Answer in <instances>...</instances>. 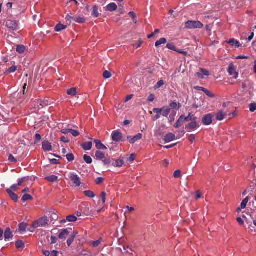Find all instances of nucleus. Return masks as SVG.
Wrapping results in <instances>:
<instances>
[{
	"label": "nucleus",
	"mask_w": 256,
	"mask_h": 256,
	"mask_svg": "<svg viewBox=\"0 0 256 256\" xmlns=\"http://www.w3.org/2000/svg\"><path fill=\"white\" fill-rule=\"evenodd\" d=\"M41 140V136L37 133L36 134L35 136V142H39Z\"/></svg>",
	"instance_id": "nucleus-59"
},
{
	"label": "nucleus",
	"mask_w": 256,
	"mask_h": 256,
	"mask_svg": "<svg viewBox=\"0 0 256 256\" xmlns=\"http://www.w3.org/2000/svg\"><path fill=\"white\" fill-rule=\"evenodd\" d=\"M68 178L76 187H78L80 186V178L78 174L74 172H70L68 174Z\"/></svg>",
	"instance_id": "nucleus-3"
},
{
	"label": "nucleus",
	"mask_w": 256,
	"mask_h": 256,
	"mask_svg": "<svg viewBox=\"0 0 256 256\" xmlns=\"http://www.w3.org/2000/svg\"><path fill=\"white\" fill-rule=\"evenodd\" d=\"M74 16H72L70 14H68L66 16V20L67 22H68L70 24L72 23V21H74Z\"/></svg>",
	"instance_id": "nucleus-44"
},
{
	"label": "nucleus",
	"mask_w": 256,
	"mask_h": 256,
	"mask_svg": "<svg viewBox=\"0 0 256 256\" xmlns=\"http://www.w3.org/2000/svg\"><path fill=\"white\" fill-rule=\"evenodd\" d=\"M78 220V218L74 215H70L66 216L67 221L70 222H76Z\"/></svg>",
	"instance_id": "nucleus-37"
},
{
	"label": "nucleus",
	"mask_w": 256,
	"mask_h": 256,
	"mask_svg": "<svg viewBox=\"0 0 256 256\" xmlns=\"http://www.w3.org/2000/svg\"><path fill=\"white\" fill-rule=\"evenodd\" d=\"M185 28L188 29L202 28L204 25L198 20H188L185 22Z\"/></svg>",
	"instance_id": "nucleus-1"
},
{
	"label": "nucleus",
	"mask_w": 256,
	"mask_h": 256,
	"mask_svg": "<svg viewBox=\"0 0 256 256\" xmlns=\"http://www.w3.org/2000/svg\"><path fill=\"white\" fill-rule=\"evenodd\" d=\"M104 164L106 166H109L110 164V159L106 158V157L104 158L102 160Z\"/></svg>",
	"instance_id": "nucleus-54"
},
{
	"label": "nucleus",
	"mask_w": 256,
	"mask_h": 256,
	"mask_svg": "<svg viewBox=\"0 0 256 256\" xmlns=\"http://www.w3.org/2000/svg\"><path fill=\"white\" fill-rule=\"evenodd\" d=\"M96 157L97 159L100 160H103L104 158L106 157L104 153L100 151H96Z\"/></svg>",
	"instance_id": "nucleus-23"
},
{
	"label": "nucleus",
	"mask_w": 256,
	"mask_h": 256,
	"mask_svg": "<svg viewBox=\"0 0 256 256\" xmlns=\"http://www.w3.org/2000/svg\"><path fill=\"white\" fill-rule=\"evenodd\" d=\"M184 115H182L180 116L178 120L176 121V123L174 125V127L176 128H180L184 122Z\"/></svg>",
	"instance_id": "nucleus-21"
},
{
	"label": "nucleus",
	"mask_w": 256,
	"mask_h": 256,
	"mask_svg": "<svg viewBox=\"0 0 256 256\" xmlns=\"http://www.w3.org/2000/svg\"><path fill=\"white\" fill-rule=\"evenodd\" d=\"M26 50V48L23 45H17L16 50L19 54L23 53Z\"/></svg>",
	"instance_id": "nucleus-33"
},
{
	"label": "nucleus",
	"mask_w": 256,
	"mask_h": 256,
	"mask_svg": "<svg viewBox=\"0 0 256 256\" xmlns=\"http://www.w3.org/2000/svg\"><path fill=\"white\" fill-rule=\"evenodd\" d=\"M224 116L225 114L221 111L218 112L216 115V120L220 121L223 120L224 118Z\"/></svg>",
	"instance_id": "nucleus-29"
},
{
	"label": "nucleus",
	"mask_w": 256,
	"mask_h": 256,
	"mask_svg": "<svg viewBox=\"0 0 256 256\" xmlns=\"http://www.w3.org/2000/svg\"><path fill=\"white\" fill-rule=\"evenodd\" d=\"M58 238L56 236H51V244H54L57 242Z\"/></svg>",
	"instance_id": "nucleus-64"
},
{
	"label": "nucleus",
	"mask_w": 256,
	"mask_h": 256,
	"mask_svg": "<svg viewBox=\"0 0 256 256\" xmlns=\"http://www.w3.org/2000/svg\"><path fill=\"white\" fill-rule=\"evenodd\" d=\"M67 26L63 25L61 24H58L54 28V30L56 32H60L66 28Z\"/></svg>",
	"instance_id": "nucleus-27"
},
{
	"label": "nucleus",
	"mask_w": 256,
	"mask_h": 256,
	"mask_svg": "<svg viewBox=\"0 0 256 256\" xmlns=\"http://www.w3.org/2000/svg\"><path fill=\"white\" fill-rule=\"evenodd\" d=\"M112 140L114 142H119L122 138V134L117 130L114 131L112 134Z\"/></svg>",
	"instance_id": "nucleus-7"
},
{
	"label": "nucleus",
	"mask_w": 256,
	"mask_h": 256,
	"mask_svg": "<svg viewBox=\"0 0 256 256\" xmlns=\"http://www.w3.org/2000/svg\"><path fill=\"white\" fill-rule=\"evenodd\" d=\"M70 132L74 137L78 136L80 135V132L78 130H75L70 129Z\"/></svg>",
	"instance_id": "nucleus-49"
},
{
	"label": "nucleus",
	"mask_w": 256,
	"mask_h": 256,
	"mask_svg": "<svg viewBox=\"0 0 256 256\" xmlns=\"http://www.w3.org/2000/svg\"><path fill=\"white\" fill-rule=\"evenodd\" d=\"M228 72L230 76H232L234 78H237L238 77V73L236 72L234 65L230 66L228 70Z\"/></svg>",
	"instance_id": "nucleus-11"
},
{
	"label": "nucleus",
	"mask_w": 256,
	"mask_h": 256,
	"mask_svg": "<svg viewBox=\"0 0 256 256\" xmlns=\"http://www.w3.org/2000/svg\"><path fill=\"white\" fill-rule=\"evenodd\" d=\"M188 140L191 142H192L196 140V136L194 134H190L188 138Z\"/></svg>",
	"instance_id": "nucleus-52"
},
{
	"label": "nucleus",
	"mask_w": 256,
	"mask_h": 256,
	"mask_svg": "<svg viewBox=\"0 0 256 256\" xmlns=\"http://www.w3.org/2000/svg\"><path fill=\"white\" fill-rule=\"evenodd\" d=\"M48 220L46 216L42 217L34 224V228L44 227L48 224Z\"/></svg>",
	"instance_id": "nucleus-5"
},
{
	"label": "nucleus",
	"mask_w": 256,
	"mask_h": 256,
	"mask_svg": "<svg viewBox=\"0 0 256 256\" xmlns=\"http://www.w3.org/2000/svg\"><path fill=\"white\" fill-rule=\"evenodd\" d=\"M106 192H102L100 194V198L102 200V202L103 204H104L106 202Z\"/></svg>",
	"instance_id": "nucleus-53"
},
{
	"label": "nucleus",
	"mask_w": 256,
	"mask_h": 256,
	"mask_svg": "<svg viewBox=\"0 0 256 256\" xmlns=\"http://www.w3.org/2000/svg\"><path fill=\"white\" fill-rule=\"evenodd\" d=\"M249 108L251 112H254L256 110V103H251L249 105Z\"/></svg>",
	"instance_id": "nucleus-43"
},
{
	"label": "nucleus",
	"mask_w": 256,
	"mask_h": 256,
	"mask_svg": "<svg viewBox=\"0 0 256 256\" xmlns=\"http://www.w3.org/2000/svg\"><path fill=\"white\" fill-rule=\"evenodd\" d=\"M176 138L175 135L172 133H168L166 134L164 138V140L166 142H170L174 140Z\"/></svg>",
	"instance_id": "nucleus-15"
},
{
	"label": "nucleus",
	"mask_w": 256,
	"mask_h": 256,
	"mask_svg": "<svg viewBox=\"0 0 256 256\" xmlns=\"http://www.w3.org/2000/svg\"><path fill=\"white\" fill-rule=\"evenodd\" d=\"M4 236L5 240H9L10 238H12L13 237L12 232L10 228H8L4 233Z\"/></svg>",
	"instance_id": "nucleus-13"
},
{
	"label": "nucleus",
	"mask_w": 256,
	"mask_h": 256,
	"mask_svg": "<svg viewBox=\"0 0 256 256\" xmlns=\"http://www.w3.org/2000/svg\"><path fill=\"white\" fill-rule=\"evenodd\" d=\"M6 192L8 194L10 198L14 202H17L18 200V196L12 192V191L10 189H7Z\"/></svg>",
	"instance_id": "nucleus-19"
},
{
	"label": "nucleus",
	"mask_w": 256,
	"mask_h": 256,
	"mask_svg": "<svg viewBox=\"0 0 256 256\" xmlns=\"http://www.w3.org/2000/svg\"><path fill=\"white\" fill-rule=\"evenodd\" d=\"M162 110V112L160 114H162L164 116H168L170 114V108L163 107Z\"/></svg>",
	"instance_id": "nucleus-24"
},
{
	"label": "nucleus",
	"mask_w": 256,
	"mask_h": 256,
	"mask_svg": "<svg viewBox=\"0 0 256 256\" xmlns=\"http://www.w3.org/2000/svg\"><path fill=\"white\" fill-rule=\"evenodd\" d=\"M100 14L98 12V7L96 6H94L92 7V16L93 17L97 18L99 16Z\"/></svg>",
	"instance_id": "nucleus-25"
},
{
	"label": "nucleus",
	"mask_w": 256,
	"mask_h": 256,
	"mask_svg": "<svg viewBox=\"0 0 256 256\" xmlns=\"http://www.w3.org/2000/svg\"><path fill=\"white\" fill-rule=\"evenodd\" d=\"M27 226L26 224L24 222H22L19 224L18 225V230L20 232H25L26 230V228Z\"/></svg>",
	"instance_id": "nucleus-36"
},
{
	"label": "nucleus",
	"mask_w": 256,
	"mask_h": 256,
	"mask_svg": "<svg viewBox=\"0 0 256 256\" xmlns=\"http://www.w3.org/2000/svg\"><path fill=\"white\" fill-rule=\"evenodd\" d=\"M226 42L232 46H235L236 47L238 48L241 46V44L240 42L234 38H230L229 40L226 41Z\"/></svg>",
	"instance_id": "nucleus-17"
},
{
	"label": "nucleus",
	"mask_w": 256,
	"mask_h": 256,
	"mask_svg": "<svg viewBox=\"0 0 256 256\" xmlns=\"http://www.w3.org/2000/svg\"><path fill=\"white\" fill-rule=\"evenodd\" d=\"M16 246L17 248H24L25 246L24 242L21 240L16 241Z\"/></svg>",
	"instance_id": "nucleus-31"
},
{
	"label": "nucleus",
	"mask_w": 256,
	"mask_h": 256,
	"mask_svg": "<svg viewBox=\"0 0 256 256\" xmlns=\"http://www.w3.org/2000/svg\"><path fill=\"white\" fill-rule=\"evenodd\" d=\"M143 44V41L142 40H140L138 42H136L134 44V46L136 47V48L140 47L141 44Z\"/></svg>",
	"instance_id": "nucleus-57"
},
{
	"label": "nucleus",
	"mask_w": 256,
	"mask_h": 256,
	"mask_svg": "<svg viewBox=\"0 0 256 256\" xmlns=\"http://www.w3.org/2000/svg\"><path fill=\"white\" fill-rule=\"evenodd\" d=\"M17 68L16 66H13L10 67L9 68L6 70L4 72L5 74L8 75L11 73L14 72L16 70Z\"/></svg>",
	"instance_id": "nucleus-28"
},
{
	"label": "nucleus",
	"mask_w": 256,
	"mask_h": 256,
	"mask_svg": "<svg viewBox=\"0 0 256 256\" xmlns=\"http://www.w3.org/2000/svg\"><path fill=\"white\" fill-rule=\"evenodd\" d=\"M5 22L6 26L12 30L16 31L18 28V24L15 20H8Z\"/></svg>",
	"instance_id": "nucleus-4"
},
{
	"label": "nucleus",
	"mask_w": 256,
	"mask_h": 256,
	"mask_svg": "<svg viewBox=\"0 0 256 256\" xmlns=\"http://www.w3.org/2000/svg\"><path fill=\"white\" fill-rule=\"evenodd\" d=\"M136 158V155L134 154H130V156H129V158L128 159V160L130 162H133Z\"/></svg>",
	"instance_id": "nucleus-56"
},
{
	"label": "nucleus",
	"mask_w": 256,
	"mask_h": 256,
	"mask_svg": "<svg viewBox=\"0 0 256 256\" xmlns=\"http://www.w3.org/2000/svg\"><path fill=\"white\" fill-rule=\"evenodd\" d=\"M42 148L44 152H50L52 150V146L48 141L44 140L42 143Z\"/></svg>",
	"instance_id": "nucleus-10"
},
{
	"label": "nucleus",
	"mask_w": 256,
	"mask_h": 256,
	"mask_svg": "<svg viewBox=\"0 0 256 256\" xmlns=\"http://www.w3.org/2000/svg\"><path fill=\"white\" fill-rule=\"evenodd\" d=\"M92 142H84L82 144V148L85 150H89L92 149Z\"/></svg>",
	"instance_id": "nucleus-22"
},
{
	"label": "nucleus",
	"mask_w": 256,
	"mask_h": 256,
	"mask_svg": "<svg viewBox=\"0 0 256 256\" xmlns=\"http://www.w3.org/2000/svg\"><path fill=\"white\" fill-rule=\"evenodd\" d=\"M71 228H66L62 230L61 232L58 235V238L61 240H64L70 234Z\"/></svg>",
	"instance_id": "nucleus-8"
},
{
	"label": "nucleus",
	"mask_w": 256,
	"mask_h": 256,
	"mask_svg": "<svg viewBox=\"0 0 256 256\" xmlns=\"http://www.w3.org/2000/svg\"><path fill=\"white\" fill-rule=\"evenodd\" d=\"M60 140L62 142H66V143H68L70 142L69 140L67 138H66L64 136H62L61 137Z\"/></svg>",
	"instance_id": "nucleus-63"
},
{
	"label": "nucleus",
	"mask_w": 256,
	"mask_h": 256,
	"mask_svg": "<svg viewBox=\"0 0 256 256\" xmlns=\"http://www.w3.org/2000/svg\"><path fill=\"white\" fill-rule=\"evenodd\" d=\"M66 157L68 162H72L74 159V156L72 153L67 154Z\"/></svg>",
	"instance_id": "nucleus-42"
},
{
	"label": "nucleus",
	"mask_w": 256,
	"mask_h": 256,
	"mask_svg": "<svg viewBox=\"0 0 256 256\" xmlns=\"http://www.w3.org/2000/svg\"><path fill=\"white\" fill-rule=\"evenodd\" d=\"M94 142L96 144V146L98 149L103 150H107V148L102 143L100 140L96 139L94 140Z\"/></svg>",
	"instance_id": "nucleus-14"
},
{
	"label": "nucleus",
	"mask_w": 256,
	"mask_h": 256,
	"mask_svg": "<svg viewBox=\"0 0 256 256\" xmlns=\"http://www.w3.org/2000/svg\"><path fill=\"white\" fill-rule=\"evenodd\" d=\"M204 92L206 94V96H208V97L210 98H214L215 97V96L214 94H212L210 90H208L206 89V90H205L204 91Z\"/></svg>",
	"instance_id": "nucleus-48"
},
{
	"label": "nucleus",
	"mask_w": 256,
	"mask_h": 256,
	"mask_svg": "<svg viewBox=\"0 0 256 256\" xmlns=\"http://www.w3.org/2000/svg\"><path fill=\"white\" fill-rule=\"evenodd\" d=\"M248 200H249V198H248V196H247L242 201V202H241V204H240L241 208H246Z\"/></svg>",
	"instance_id": "nucleus-39"
},
{
	"label": "nucleus",
	"mask_w": 256,
	"mask_h": 256,
	"mask_svg": "<svg viewBox=\"0 0 256 256\" xmlns=\"http://www.w3.org/2000/svg\"><path fill=\"white\" fill-rule=\"evenodd\" d=\"M124 164V162L123 160L118 159L116 160V162L114 164V166L116 167H122Z\"/></svg>",
	"instance_id": "nucleus-38"
},
{
	"label": "nucleus",
	"mask_w": 256,
	"mask_h": 256,
	"mask_svg": "<svg viewBox=\"0 0 256 256\" xmlns=\"http://www.w3.org/2000/svg\"><path fill=\"white\" fill-rule=\"evenodd\" d=\"M103 76L104 78L108 79L112 76V74L108 70H106L103 73Z\"/></svg>",
	"instance_id": "nucleus-45"
},
{
	"label": "nucleus",
	"mask_w": 256,
	"mask_h": 256,
	"mask_svg": "<svg viewBox=\"0 0 256 256\" xmlns=\"http://www.w3.org/2000/svg\"><path fill=\"white\" fill-rule=\"evenodd\" d=\"M142 134L141 133H138L136 136L132 137L131 136H128V140H129V142L132 144H134L135 143L136 141L140 140L142 138Z\"/></svg>",
	"instance_id": "nucleus-9"
},
{
	"label": "nucleus",
	"mask_w": 256,
	"mask_h": 256,
	"mask_svg": "<svg viewBox=\"0 0 256 256\" xmlns=\"http://www.w3.org/2000/svg\"><path fill=\"white\" fill-rule=\"evenodd\" d=\"M58 177L56 176L52 175L45 178V179L49 182H54L58 180Z\"/></svg>",
	"instance_id": "nucleus-35"
},
{
	"label": "nucleus",
	"mask_w": 256,
	"mask_h": 256,
	"mask_svg": "<svg viewBox=\"0 0 256 256\" xmlns=\"http://www.w3.org/2000/svg\"><path fill=\"white\" fill-rule=\"evenodd\" d=\"M199 126L198 123L196 120H194L190 122L186 126V128L190 130H194Z\"/></svg>",
	"instance_id": "nucleus-12"
},
{
	"label": "nucleus",
	"mask_w": 256,
	"mask_h": 256,
	"mask_svg": "<svg viewBox=\"0 0 256 256\" xmlns=\"http://www.w3.org/2000/svg\"><path fill=\"white\" fill-rule=\"evenodd\" d=\"M170 108L174 110H179L180 107V104L179 102H172L170 104Z\"/></svg>",
	"instance_id": "nucleus-26"
},
{
	"label": "nucleus",
	"mask_w": 256,
	"mask_h": 256,
	"mask_svg": "<svg viewBox=\"0 0 256 256\" xmlns=\"http://www.w3.org/2000/svg\"><path fill=\"white\" fill-rule=\"evenodd\" d=\"M166 48L169 49V50H174V51H176V47L174 46V45L172 44H171V43H168L166 44Z\"/></svg>",
	"instance_id": "nucleus-46"
},
{
	"label": "nucleus",
	"mask_w": 256,
	"mask_h": 256,
	"mask_svg": "<svg viewBox=\"0 0 256 256\" xmlns=\"http://www.w3.org/2000/svg\"><path fill=\"white\" fill-rule=\"evenodd\" d=\"M198 118L194 116L192 113H189L188 115L186 117H184V122H190L196 120Z\"/></svg>",
	"instance_id": "nucleus-20"
},
{
	"label": "nucleus",
	"mask_w": 256,
	"mask_h": 256,
	"mask_svg": "<svg viewBox=\"0 0 256 256\" xmlns=\"http://www.w3.org/2000/svg\"><path fill=\"white\" fill-rule=\"evenodd\" d=\"M84 160L88 164H90L92 162V158L90 156H88L86 154L84 155Z\"/></svg>",
	"instance_id": "nucleus-40"
},
{
	"label": "nucleus",
	"mask_w": 256,
	"mask_h": 256,
	"mask_svg": "<svg viewBox=\"0 0 256 256\" xmlns=\"http://www.w3.org/2000/svg\"><path fill=\"white\" fill-rule=\"evenodd\" d=\"M181 176V171L179 170H176L174 173V176L176 178H180Z\"/></svg>",
	"instance_id": "nucleus-50"
},
{
	"label": "nucleus",
	"mask_w": 256,
	"mask_h": 256,
	"mask_svg": "<svg viewBox=\"0 0 256 256\" xmlns=\"http://www.w3.org/2000/svg\"><path fill=\"white\" fill-rule=\"evenodd\" d=\"M104 181V179L102 178H98L96 180V184H100L102 183Z\"/></svg>",
	"instance_id": "nucleus-55"
},
{
	"label": "nucleus",
	"mask_w": 256,
	"mask_h": 256,
	"mask_svg": "<svg viewBox=\"0 0 256 256\" xmlns=\"http://www.w3.org/2000/svg\"><path fill=\"white\" fill-rule=\"evenodd\" d=\"M8 160L12 162H17L16 158L12 154H10L8 156Z\"/></svg>",
	"instance_id": "nucleus-51"
},
{
	"label": "nucleus",
	"mask_w": 256,
	"mask_h": 256,
	"mask_svg": "<svg viewBox=\"0 0 256 256\" xmlns=\"http://www.w3.org/2000/svg\"><path fill=\"white\" fill-rule=\"evenodd\" d=\"M167 42V40L165 38H161L158 40L156 41L155 43V46L158 47L159 46L166 44Z\"/></svg>",
	"instance_id": "nucleus-30"
},
{
	"label": "nucleus",
	"mask_w": 256,
	"mask_h": 256,
	"mask_svg": "<svg viewBox=\"0 0 256 256\" xmlns=\"http://www.w3.org/2000/svg\"><path fill=\"white\" fill-rule=\"evenodd\" d=\"M74 238L73 237L70 236V237L67 240V244L68 246H70L72 244L74 240Z\"/></svg>",
	"instance_id": "nucleus-60"
},
{
	"label": "nucleus",
	"mask_w": 256,
	"mask_h": 256,
	"mask_svg": "<svg viewBox=\"0 0 256 256\" xmlns=\"http://www.w3.org/2000/svg\"><path fill=\"white\" fill-rule=\"evenodd\" d=\"M104 8H106V10L112 12L115 11L118 8V6L115 3L112 2L108 4Z\"/></svg>",
	"instance_id": "nucleus-16"
},
{
	"label": "nucleus",
	"mask_w": 256,
	"mask_h": 256,
	"mask_svg": "<svg viewBox=\"0 0 256 256\" xmlns=\"http://www.w3.org/2000/svg\"><path fill=\"white\" fill-rule=\"evenodd\" d=\"M34 108L40 110L46 106L50 104V102L48 99L44 98V100H38L34 101Z\"/></svg>",
	"instance_id": "nucleus-2"
},
{
	"label": "nucleus",
	"mask_w": 256,
	"mask_h": 256,
	"mask_svg": "<svg viewBox=\"0 0 256 256\" xmlns=\"http://www.w3.org/2000/svg\"><path fill=\"white\" fill-rule=\"evenodd\" d=\"M66 92L68 95L74 96L76 94V88H72L70 89H68Z\"/></svg>",
	"instance_id": "nucleus-32"
},
{
	"label": "nucleus",
	"mask_w": 256,
	"mask_h": 256,
	"mask_svg": "<svg viewBox=\"0 0 256 256\" xmlns=\"http://www.w3.org/2000/svg\"><path fill=\"white\" fill-rule=\"evenodd\" d=\"M164 84V80H160L157 82L155 86V88L156 89L159 88H160Z\"/></svg>",
	"instance_id": "nucleus-47"
},
{
	"label": "nucleus",
	"mask_w": 256,
	"mask_h": 256,
	"mask_svg": "<svg viewBox=\"0 0 256 256\" xmlns=\"http://www.w3.org/2000/svg\"><path fill=\"white\" fill-rule=\"evenodd\" d=\"M162 108H154L153 109V112L155 113H156L158 114H160L162 112Z\"/></svg>",
	"instance_id": "nucleus-62"
},
{
	"label": "nucleus",
	"mask_w": 256,
	"mask_h": 256,
	"mask_svg": "<svg viewBox=\"0 0 256 256\" xmlns=\"http://www.w3.org/2000/svg\"><path fill=\"white\" fill-rule=\"evenodd\" d=\"M70 128H62L61 130V132L64 134H68L70 132Z\"/></svg>",
	"instance_id": "nucleus-61"
},
{
	"label": "nucleus",
	"mask_w": 256,
	"mask_h": 256,
	"mask_svg": "<svg viewBox=\"0 0 256 256\" xmlns=\"http://www.w3.org/2000/svg\"><path fill=\"white\" fill-rule=\"evenodd\" d=\"M84 194L89 198H93L95 196L94 194L90 190H86L84 192Z\"/></svg>",
	"instance_id": "nucleus-41"
},
{
	"label": "nucleus",
	"mask_w": 256,
	"mask_h": 256,
	"mask_svg": "<svg viewBox=\"0 0 256 256\" xmlns=\"http://www.w3.org/2000/svg\"><path fill=\"white\" fill-rule=\"evenodd\" d=\"M213 116L212 114H208L204 116L202 118V122L205 126H208L212 123Z\"/></svg>",
	"instance_id": "nucleus-6"
},
{
	"label": "nucleus",
	"mask_w": 256,
	"mask_h": 256,
	"mask_svg": "<svg viewBox=\"0 0 256 256\" xmlns=\"http://www.w3.org/2000/svg\"><path fill=\"white\" fill-rule=\"evenodd\" d=\"M86 21V19L84 16L80 15L76 16H74V22L79 23V24H83Z\"/></svg>",
	"instance_id": "nucleus-18"
},
{
	"label": "nucleus",
	"mask_w": 256,
	"mask_h": 256,
	"mask_svg": "<svg viewBox=\"0 0 256 256\" xmlns=\"http://www.w3.org/2000/svg\"><path fill=\"white\" fill-rule=\"evenodd\" d=\"M33 199V198L32 196H31L29 194H25L24 195V196L22 198V201L24 202L27 200H30Z\"/></svg>",
	"instance_id": "nucleus-34"
},
{
	"label": "nucleus",
	"mask_w": 256,
	"mask_h": 256,
	"mask_svg": "<svg viewBox=\"0 0 256 256\" xmlns=\"http://www.w3.org/2000/svg\"><path fill=\"white\" fill-rule=\"evenodd\" d=\"M101 243L100 239L94 241L92 242V244L94 247H97Z\"/></svg>",
	"instance_id": "nucleus-58"
}]
</instances>
